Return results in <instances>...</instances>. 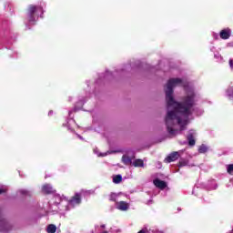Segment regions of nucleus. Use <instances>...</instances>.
Here are the masks:
<instances>
[{
	"instance_id": "423d86ee",
	"label": "nucleus",
	"mask_w": 233,
	"mask_h": 233,
	"mask_svg": "<svg viewBox=\"0 0 233 233\" xmlns=\"http://www.w3.org/2000/svg\"><path fill=\"white\" fill-rule=\"evenodd\" d=\"M70 205H81V193H76L69 200Z\"/></svg>"
},
{
	"instance_id": "5701e85b",
	"label": "nucleus",
	"mask_w": 233,
	"mask_h": 233,
	"mask_svg": "<svg viewBox=\"0 0 233 233\" xmlns=\"http://www.w3.org/2000/svg\"><path fill=\"white\" fill-rule=\"evenodd\" d=\"M229 66L230 68H233V59H229Z\"/></svg>"
},
{
	"instance_id": "39448f33",
	"label": "nucleus",
	"mask_w": 233,
	"mask_h": 233,
	"mask_svg": "<svg viewBox=\"0 0 233 233\" xmlns=\"http://www.w3.org/2000/svg\"><path fill=\"white\" fill-rule=\"evenodd\" d=\"M179 159V153L177 151L172 152L166 158V163H172L173 161H177Z\"/></svg>"
},
{
	"instance_id": "9d476101",
	"label": "nucleus",
	"mask_w": 233,
	"mask_h": 233,
	"mask_svg": "<svg viewBox=\"0 0 233 233\" xmlns=\"http://www.w3.org/2000/svg\"><path fill=\"white\" fill-rule=\"evenodd\" d=\"M128 203H127L126 201L116 202V208L118 210L127 211L128 210Z\"/></svg>"
},
{
	"instance_id": "2eb2a0df",
	"label": "nucleus",
	"mask_w": 233,
	"mask_h": 233,
	"mask_svg": "<svg viewBox=\"0 0 233 233\" xmlns=\"http://www.w3.org/2000/svg\"><path fill=\"white\" fill-rule=\"evenodd\" d=\"M56 230H57V227H56V225L53 224H50L46 228L47 233H56Z\"/></svg>"
},
{
	"instance_id": "f257e3e1",
	"label": "nucleus",
	"mask_w": 233,
	"mask_h": 233,
	"mask_svg": "<svg viewBox=\"0 0 233 233\" xmlns=\"http://www.w3.org/2000/svg\"><path fill=\"white\" fill-rule=\"evenodd\" d=\"M181 83H183L181 78H170L165 89L167 105L174 107V110L167 112L165 118L167 130L172 137L185 130V126L188 125V119L192 116V108L196 106L195 93L182 97L181 102L174 99V86Z\"/></svg>"
},
{
	"instance_id": "7ed1b4c3",
	"label": "nucleus",
	"mask_w": 233,
	"mask_h": 233,
	"mask_svg": "<svg viewBox=\"0 0 233 233\" xmlns=\"http://www.w3.org/2000/svg\"><path fill=\"white\" fill-rule=\"evenodd\" d=\"M14 226H12V223L8 221L6 218V214H5V209L3 208H0V232L7 233L12 230Z\"/></svg>"
},
{
	"instance_id": "aec40b11",
	"label": "nucleus",
	"mask_w": 233,
	"mask_h": 233,
	"mask_svg": "<svg viewBox=\"0 0 233 233\" xmlns=\"http://www.w3.org/2000/svg\"><path fill=\"white\" fill-rule=\"evenodd\" d=\"M8 54L9 57H12L13 59H15V57H17V51H10Z\"/></svg>"
},
{
	"instance_id": "f03ea898",
	"label": "nucleus",
	"mask_w": 233,
	"mask_h": 233,
	"mask_svg": "<svg viewBox=\"0 0 233 233\" xmlns=\"http://www.w3.org/2000/svg\"><path fill=\"white\" fill-rule=\"evenodd\" d=\"M43 14H45V10L42 5H29L27 15L25 19V25L27 30H30V28L37 23L39 16L43 17Z\"/></svg>"
},
{
	"instance_id": "a211bd4d",
	"label": "nucleus",
	"mask_w": 233,
	"mask_h": 233,
	"mask_svg": "<svg viewBox=\"0 0 233 233\" xmlns=\"http://www.w3.org/2000/svg\"><path fill=\"white\" fill-rule=\"evenodd\" d=\"M208 147H207V146L205 145H201L198 148V152L200 154H205L206 152H208Z\"/></svg>"
},
{
	"instance_id": "f3484780",
	"label": "nucleus",
	"mask_w": 233,
	"mask_h": 233,
	"mask_svg": "<svg viewBox=\"0 0 233 233\" xmlns=\"http://www.w3.org/2000/svg\"><path fill=\"white\" fill-rule=\"evenodd\" d=\"M117 198H118V195L116 194V193H111L109 195V201H114L115 203L117 202Z\"/></svg>"
},
{
	"instance_id": "20e7f679",
	"label": "nucleus",
	"mask_w": 233,
	"mask_h": 233,
	"mask_svg": "<svg viewBox=\"0 0 233 233\" xmlns=\"http://www.w3.org/2000/svg\"><path fill=\"white\" fill-rule=\"evenodd\" d=\"M17 38V35H12V33L10 31H5L4 35V41L7 45H12V43H15V39Z\"/></svg>"
},
{
	"instance_id": "9b49d317",
	"label": "nucleus",
	"mask_w": 233,
	"mask_h": 233,
	"mask_svg": "<svg viewBox=\"0 0 233 233\" xmlns=\"http://www.w3.org/2000/svg\"><path fill=\"white\" fill-rule=\"evenodd\" d=\"M122 163L124 165H127V166L132 165V157H128L127 155H123V157H122Z\"/></svg>"
},
{
	"instance_id": "0eeeda50",
	"label": "nucleus",
	"mask_w": 233,
	"mask_h": 233,
	"mask_svg": "<svg viewBox=\"0 0 233 233\" xmlns=\"http://www.w3.org/2000/svg\"><path fill=\"white\" fill-rule=\"evenodd\" d=\"M155 187H157V188H160V190H165V187H167V182L159 179V178H156L153 181Z\"/></svg>"
},
{
	"instance_id": "ddd939ff",
	"label": "nucleus",
	"mask_w": 233,
	"mask_h": 233,
	"mask_svg": "<svg viewBox=\"0 0 233 233\" xmlns=\"http://www.w3.org/2000/svg\"><path fill=\"white\" fill-rule=\"evenodd\" d=\"M133 167H145V162L143 161V159H136L133 163Z\"/></svg>"
},
{
	"instance_id": "b1692460",
	"label": "nucleus",
	"mask_w": 233,
	"mask_h": 233,
	"mask_svg": "<svg viewBox=\"0 0 233 233\" xmlns=\"http://www.w3.org/2000/svg\"><path fill=\"white\" fill-rule=\"evenodd\" d=\"M51 116H54V111H53V110H50V111L48 112V116L50 117Z\"/></svg>"
},
{
	"instance_id": "6e6552de",
	"label": "nucleus",
	"mask_w": 233,
	"mask_h": 233,
	"mask_svg": "<svg viewBox=\"0 0 233 233\" xmlns=\"http://www.w3.org/2000/svg\"><path fill=\"white\" fill-rule=\"evenodd\" d=\"M230 35H231V31L229 28L223 29L219 33L220 39H224V40L229 39Z\"/></svg>"
},
{
	"instance_id": "1a4fd4ad",
	"label": "nucleus",
	"mask_w": 233,
	"mask_h": 233,
	"mask_svg": "<svg viewBox=\"0 0 233 233\" xmlns=\"http://www.w3.org/2000/svg\"><path fill=\"white\" fill-rule=\"evenodd\" d=\"M42 192L44 194H54L56 190H54V187L50 184H46L42 187Z\"/></svg>"
},
{
	"instance_id": "f8f14e48",
	"label": "nucleus",
	"mask_w": 233,
	"mask_h": 233,
	"mask_svg": "<svg viewBox=\"0 0 233 233\" xmlns=\"http://www.w3.org/2000/svg\"><path fill=\"white\" fill-rule=\"evenodd\" d=\"M187 141L189 147H194V145H196V140L194 139V135L192 133L187 135Z\"/></svg>"
},
{
	"instance_id": "4be33fe9",
	"label": "nucleus",
	"mask_w": 233,
	"mask_h": 233,
	"mask_svg": "<svg viewBox=\"0 0 233 233\" xmlns=\"http://www.w3.org/2000/svg\"><path fill=\"white\" fill-rule=\"evenodd\" d=\"M188 163L186 161V160H180L179 163H178V167H187Z\"/></svg>"
},
{
	"instance_id": "a878e982",
	"label": "nucleus",
	"mask_w": 233,
	"mask_h": 233,
	"mask_svg": "<svg viewBox=\"0 0 233 233\" xmlns=\"http://www.w3.org/2000/svg\"><path fill=\"white\" fill-rule=\"evenodd\" d=\"M101 228H105V225H102V226H101Z\"/></svg>"
},
{
	"instance_id": "6ab92c4d",
	"label": "nucleus",
	"mask_w": 233,
	"mask_h": 233,
	"mask_svg": "<svg viewBox=\"0 0 233 233\" xmlns=\"http://www.w3.org/2000/svg\"><path fill=\"white\" fill-rule=\"evenodd\" d=\"M18 194H21V196H30V192L26 189H19Z\"/></svg>"
},
{
	"instance_id": "393cba45",
	"label": "nucleus",
	"mask_w": 233,
	"mask_h": 233,
	"mask_svg": "<svg viewBox=\"0 0 233 233\" xmlns=\"http://www.w3.org/2000/svg\"><path fill=\"white\" fill-rule=\"evenodd\" d=\"M137 233H147V232H145V230H140Z\"/></svg>"
},
{
	"instance_id": "412c9836",
	"label": "nucleus",
	"mask_w": 233,
	"mask_h": 233,
	"mask_svg": "<svg viewBox=\"0 0 233 233\" xmlns=\"http://www.w3.org/2000/svg\"><path fill=\"white\" fill-rule=\"evenodd\" d=\"M227 172H228V174H232V172H233V164L228 165Z\"/></svg>"
},
{
	"instance_id": "dca6fc26",
	"label": "nucleus",
	"mask_w": 233,
	"mask_h": 233,
	"mask_svg": "<svg viewBox=\"0 0 233 233\" xmlns=\"http://www.w3.org/2000/svg\"><path fill=\"white\" fill-rule=\"evenodd\" d=\"M6 192H8V186L0 184V196L6 194Z\"/></svg>"
},
{
	"instance_id": "4468645a",
	"label": "nucleus",
	"mask_w": 233,
	"mask_h": 233,
	"mask_svg": "<svg viewBox=\"0 0 233 233\" xmlns=\"http://www.w3.org/2000/svg\"><path fill=\"white\" fill-rule=\"evenodd\" d=\"M121 181H123V177H121V175H116L113 177V183H115L116 185H119V183H121Z\"/></svg>"
}]
</instances>
